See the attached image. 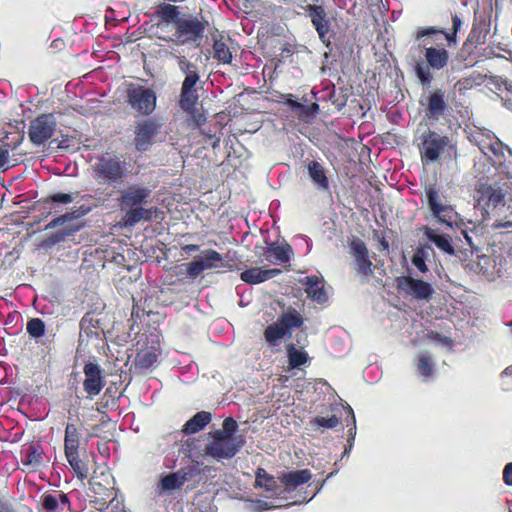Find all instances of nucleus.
Here are the masks:
<instances>
[{"label":"nucleus","instance_id":"obj_53","mask_svg":"<svg viewBox=\"0 0 512 512\" xmlns=\"http://www.w3.org/2000/svg\"><path fill=\"white\" fill-rule=\"evenodd\" d=\"M79 227L69 229V230H63L59 231L55 234V240L54 242L63 241L66 239V237L71 236L74 232L78 231Z\"/></svg>","mask_w":512,"mask_h":512},{"label":"nucleus","instance_id":"obj_3","mask_svg":"<svg viewBox=\"0 0 512 512\" xmlns=\"http://www.w3.org/2000/svg\"><path fill=\"white\" fill-rule=\"evenodd\" d=\"M93 179L101 185L116 187L124 183L128 171L122 156L104 152L91 165Z\"/></svg>","mask_w":512,"mask_h":512},{"label":"nucleus","instance_id":"obj_41","mask_svg":"<svg viewBox=\"0 0 512 512\" xmlns=\"http://www.w3.org/2000/svg\"><path fill=\"white\" fill-rule=\"evenodd\" d=\"M45 323L40 318H31L26 325L27 333L33 338H40L45 334Z\"/></svg>","mask_w":512,"mask_h":512},{"label":"nucleus","instance_id":"obj_25","mask_svg":"<svg viewBox=\"0 0 512 512\" xmlns=\"http://www.w3.org/2000/svg\"><path fill=\"white\" fill-rule=\"evenodd\" d=\"M43 461V449L40 445L31 444L22 451L21 462L24 466L36 470Z\"/></svg>","mask_w":512,"mask_h":512},{"label":"nucleus","instance_id":"obj_14","mask_svg":"<svg viewBox=\"0 0 512 512\" xmlns=\"http://www.w3.org/2000/svg\"><path fill=\"white\" fill-rule=\"evenodd\" d=\"M85 379L83 389L90 398L97 396L105 386V380L102 375L101 367L91 361H87L83 367Z\"/></svg>","mask_w":512,"mask_h":512},{"label":"nucleus","instance_id":"obj_15","mask_svg":"<svg viewBox=\"0 0 512 512\" xmlns=\"http://www.w3.org/2000/svg\"><path fill=\"white\" fill-rule=\"evenodd\" d=\"M200 83V71L193 75L184 77L181 85L179 105L183 111H193L197 104L199 96L197 94V84Z\"/></svg>","mask_w":512,"mask_h":512},{"label":"nucleus","instance_id":"obj_44","mask_svg":"<svg viewBox=\"0 0 512 512\" xmlns=\"http://www.w3.org/2000/svg\"><path fill=\"white\" fill-rule=\"evenodd\" d=\"M340 423L339 418L336 415H332L329 418H325L322 416H317L311 420L310 424L314 429H319V427H323L326 429H333Z\"/></svg>","mask_w":512,"mask_h":512},{"label":"nucleus","instance_id":"obj_60","mask_svg":"<svg viewBox=\"0 0 512 512\" xmlns=\"http://www.w3.org/2000/svg\"><path fill=\"white\" fill-rule=\"evenodd\" d=\"M494 228H496V229H509V228H512V221H497L494 224Z\"/></svg>","mask_w":512,"mask_h":512},{"label":"nucleus","instance_id":"obj_31","mask_svg":"<svg viewBox=\"0 0 512 512\" xmlns=\"http://www.w3.org/2000/svg\"><path fill=\"white\" fill-rule=\"evenodd\" d=\"M311 477L310 470L302 469L283 474L280 481L288 488H296L307 483Z\"/></svg>","mask_w":512,"mask_h":512},{"label":"nucleus","instance_id":"obj_6","mask_svg":"<svg viewBox=\"0 0 512 512\" xmlns=\"http://www.w3.org/2000/svg\"><path fill=\"white\" fill-rule=\"evenodd\" d=\"M418 149L422 163L430 164L438 161L446 150H455L456 145L448 135L428 128L419 136Z\"/></svg>","mask_w":512,"mask_h":512},{"label":"nucleus","instance_id":"obj_17","mask_svg":"<svg viewBox=\"0 0 512 512\" xmlns=\"http://www.w3.org/2000/svg\"><path fill=\"white\" fill-rule=\"evenodd\" d=\"M202 257L187 263L190 279H196L204 270L218 267V263L223 260L222 255L213 249L202 251Z\"/></svg>","mask_w":512,"mask_h":512},{"label":"nucleus","instance_id":"obj_38","mask_svg":"<svg viewBox=\"0 0 512 512\" xmlns=\"http://www.w3.org/2000/svg\"><path fill=\"white\" fill-rule=\"evenodd\" d=\"M431 249L429 246L427 247H418L413 256H412V263L413 265L422 273H425L428 271V267L426 265V259L428 257V250Z\"/></svg>","mask_w":512,"mask_h":512},{"label":"nucleus","instance_id":"obj_51","mask_svg":"<svg viewBox=\"0 0 512 512\" xmlns=\"http://www.w3.org/2000/svg\"><path fill=\"white\" fill-rule=\"evenodd\" d=\"M188 268H187V263H184L180 266H176L174 268V275L177 276L179 278V280L183 281L187 278L190 279V275L188 274Z\"/></svg>","mask_w":512,"mask_h":512},{"label":"nucleus","instance_id":"obj_56","mask_svg":"<svg viewBox=\"0 0 512 512\" xmlns=\"http://www.w3.org/2000/svg\"><path fill=\"white\" fill-rule=\"evenodd\" d=\"M58 501H59V510L60 512L65 508V507H70V500L68 498V496L63 493V492H59L58 494Z\"/></svg>","mask_w":512,"mask_h":512},{"label":"nucleus","instance_id":"obj_36","mask_svg":"<svg viewBox=\"0 0 512 512\" xmlns=\"http://www.w3.org/2000/svg\"><path fill=\"white\" fill-rule=\"evenodd\" d=\"M416 369L421 376L425 377V379L433 375L435 363L428 352L419 353L416 361Z\"/></svg>","mask_w":512,"mask_h":512},{"label":"nucleus","instance_id":"obj_34","mask_svg":"<svg viewBox=\"0 0 512 512\" xmlns=\"http://www.w3.org/2000/svg\"><path fill=\"white\" fill-rule=\"evenodd\" d=\"M158 359V353L154 347L143 348L139 350L134 359V365L136 369L147 370L149 369Z\"/></svg>","mask_w":512,"mask_h":512},{"label":"nucleus","instance_id":"obj_54","mask_svg":"<svg viewBox=\"0 0 512 512\" xmlns=\"http://www.w3.org/2000/svg\"><path fill=\"white\" fill-rule=\"evenodd\" d=\"M503 480L505 484L512 486V462L508 463L503 470Z\"/></svg>","mask_w":512,"mask_h":512},{"label":"nucleus","instance_id":"obj_35","mask_svg":"<svg viewBox=\"0 0 512 512\" xmlns=\"http://www.w3.org/2000/svg\"><path fill=\"white\" fill-rule=\"evenodd\" d=\"M65 457L78 479L84 480L88 477V465L79 458V451L65 452Z\"/></svg>","mask_w":512,"mask_h":512},{"label":"nucleus","instance_id":"obj_19","mask_svg":"<svg viewBox=\"0 0 512 512\" xmlns=\"http://www.w3.org/2000/svg\"><path fill=\"white\" fill-rule=\"evenodd\" d=\"M281 273L280 269H263L261 267H252L244 270L240 274V279L251 285L260 284L265 282Z\"/></svg>","mask_w":512,"mask_h":512},{"label":"nucleus","instance_id":"obj_29","mask_svg":"<svg viewBox=\"0 0 512 512\" xmlns=\"http://www.w3.org/2000/svg\"><path fill=\"white\" fill-rule=\"evenodd\" d=\"M285 348L289 368L296 369L308 362L309 355L303 348H297L294 343H288Z\"/></svg>","mask_w":512,"mask_h":512},{"label":"nucleus","instance_id":"obj_50","mask_svg":"<svg viewBox=\"0 0 512 512\" xmlns=\"http://www.w3.org/2000/svg\"><path fill=\"white\" fill-rule=\"evenodd\" d=\"M282 97L284 99L282 102L288 105L292 111L297 110V108H302V103L294 100L292 94H283Z\"/></svg>","mask_w":512,"mask_h":512},{"label":"nucleus","instance_id":"obj_48","mask_svg":"<svg viewBox=\"0 0 512 512\" xmlns=\"http://www.w3.org/2000/svg\"><path fill=\"white\" fill-rule=\"evenodd\" d=\"M373 237L378 240L381 250H389V242L384 236V232L380 230H373Z\"/></svg>","mask_w":512,"mask_h":512},{"label":"nucleus","instance_id":"obj_11","mask_svg":"<svg viewBox=\"0 0 512 512\" xmlns=\"http://www.w3.org/2000/svg\"><path fill=\"white\" fill-rule=\"evenodd\" d=\"M305 10L319 36V39L326 47H329L331 44V38L334 37V33L331 31V19L325 8L322 5L308 4L305 7Z\"/></svg>","mask_w":512,"mask_h":512},{"label":"nucleus","instance_id":"obj_40","mask_svg":"<svg viewBox=\"0 0 512 512\" xmlns=\"http://www.w3.org/2000/svg\"><path fill=\"white\" fill-rule=\"evenodd\" d=\"M178 474L182 484L194 480L196 477H199L202 474L201 469L199 468V463H195L192 465H188L182 467L178 470Z\"/></svg>","mask_w":512,"mask_h":512},{"label":"nucleus","instance_id":"obj_28","mask_svg":"<svg viewBox=\"0 0 512 512\" xmlns=\"http://www.w3.org/2000/svg\"><path fill=\"white\" fill-rule=\"evenodd\" d=\"M80 330L88 338L98 337L101 330V320L94 313L87 312L80 321Z\"/></svg>","mask_w":512,"mask_h":512},{"label":"nucleus","instance_id":"obj_39","mask_svg":"<svg viewBox=\"0 0 512 512\" xmlns=\"http://www.w3.org/2000/svg\"><path fill=\"white\" fill-rule=\"evenodd\" d=\"M176 60L179 70L186 76L193 75L194 72H199V67L196 63L191 62L183 55H172Z\"/></svg>","mask_w":512,"mask_h":512},{"label":"nucleus","instance_id":"obj_26","mask_svg":"<svg viewBox=\"0 0 512 512\" xmlns=\"http://www.w3.org/2000/svg\"><path fill=\"white\" fill-rule=\"evenodd\" d=\"M217 34H213V56L216 60L230 64L232 61V52L224 41V36L216 30Z\"/></svg>","mask_w":512,"mask_h":512},{"label":"nucleus","instance_id":"obj_52","mask_svg":"<svg viewBox=\"0 0 512 512\" xmlns=\"http://www.w3.org/2000/svg\"><path fill=\"white\" fill-rule=\"evenodd\" d=\"M188 114H190L193 118V120L195 121V123L198 125V126H201L202 124H204V122L206 121V117L203 113H201L197 108H196V105H194V110L193 111H186Z\"/></svg>","mask_w":512,"mask_h":512},{"label":"nucleus","instance_id":"obj_22","mask_svg":"<svg viewBox=\"0 0 512 512\" xmlns=\"http://www.w3.org/2000/svg\"><path fill=\"white\" fill-rule=\"evenodd\" d=\"M305 292L307 297L313 301L322 304L327 300V294L324 290L320 278L316 275L307 276L304 280Z\"/></svg>","mask_w":512,"mask_h":512},{"label":"nucleus","instance_id":"obj_45","mask_svg":"<svg viewBox=\"0 0 512 512\" xmlns=\"http://www.w3.org/2000/svg\"><path fill=\"white\" fill-rule=\"evenodd\" d=\"M41 498L42 507L46 512H60L59 501L56 495L44 493Z\"/></svg>","mask_w":512,"mask_h":512},{"label":"nucleus","instance_id":"obj_63","mask_svg":"<svg viewBox=\"0 0 512 512\" xmlns=\"http://www.w3.org/2000/svg\"><path fill=\"white\" fill-rule=\"evenodd\" d=\"M107 507H108V504H107V502H106V501H104V502L101 504V506H99L97 509H98V510H103V509H105V508H107Z\"/></svg>","mask_w":512,"mask_h":512},{"label":"nucleus","instance_id":"obj_55","mask_svg":"<svg viewBox=\"0 0 512 512\" xmlns=\"http://www.w3.org/2000/svg\"><path fill=\"white\" fill-rule=\"evenodd\" d=\"M9 158V149L7 146L0 147V169L5 168Z\"/></svg>","mask_w":512,"mask_h":512},{"label":"nucleus","instance_id":"obj_21","mask_svg":"<svg viewBox=\"0 0 512 512\" xmlns=\"http://www.w3.org/2000/svg\"><path fill=\"white\" fill-rule=\"evenodd\" d=\"M291 254L292 247L288 243L282 245L271 243L264 252L266 260L277 265L287 263L290 260Z\"/></svg>","mask_w":512,"mask_h":512},{"label":"nucleus","instance_id":"obj_62","mask_svg":"<svg viewBox=\"0 0 512 512\" xmlns=\"http://www.w3.org/2000/svg\"><path fill=\"white\" fill-rule=\"evenodd\" d=\"M0 512H13L10 505L0 498Z\"/></svg>","mask_w":512,"mask_h":512},{"label":"nucleus","instance_id":"obj_10","mask_svg":"<svg viewBox=\"0 0 512 512\" xmlns=\"http://www.w3.org/2000/svg\"><path fill=\"white\" fill-rule=\"evenodd\" d=\"M57 123L53 114H40L30 121L28 136L34 145H42L48 141L56 131Z\"/></svg>","mask_w":512,"mask_h":512},{"label":"nucleus","instance_id":"obj_47","mask_svg":"<svg viewBox=\"0 0 512 512\" xmlns=\"http://www.w3.org/2000/svg\"><path fill=\"white\" fill-rule=\"evenodd\" d=\"M78 215H76V212H67L63 215H60L58 217H56L55 219H53L47 227L49 228H54V227H57V226H60V225H63L65 224L66 222L68 221H71L75 218H77Z\"/></svg>","mask_w":512,"mask_h":512},{"label":"nucleus","instance_id":"obj_59","mask_svg":"<svg viewBox=\"0 0 512 512\" xmlns=\"http://www.w3.org/2000/svg\"><path fill=\"white\" fill-rule=\"evenodd\" d=\"M144 309H141L138 304H134L131 311V316L136 319H141L144 315Z\"/></svg>","mask_w":512,"mask_h":512},{"label":"nucleus","instance_id":"obj_5","mask_svg":"<svg viewBox=\"0 0 512 512\" xmlns=\"http://www.w3.org/2000/svg\"><path fill=\"white\" fill-rule=\"evenodd\" d=\"M208 27L209 21L202 14L195 16L183 14L181 20L174 27V33L170 40L176 45L199 47Z\"/></svg>","mask_w":512,"mask_h":512},{"label":"nucleus","instance_id":"obj_20","mask_svg":"<svg viewBox=\"0 0 512 512\" xmlns=\"http://www.w3.org/2000/svg\"><path fill=\"white\" fill-rule=\"evenodd\" d=\"M309 177L316 188L320 191L330 192V183L324 166L316 160L307 164Z\"/></svg>","mask_w":512,"mask_h":512},{"label":"nucleus","instance_id":"obj_43","mask_svg":"<svg viewBox=\"0 0 512 512\" xmlns=\"http://www.w3.org/2000/svg\"><path fill=\"white\" fill-rule=\"evenodd\" d=\"M294 112L300 120L309 122L319 112V105L317 103H312L310 105L302 104V108H297Z\"/></svg>","mask_w":512,"mask_h":512},{"label":"nucleus","instance_id":"obj_64","mask_svg":"<svg viewBox=\"0 0 512 512\" xmlns=\"http://www.w3.org/2000/svg\"><path fill=\"white\" fill-rule=\"evenodd\" d=\"M106 491H107L106 496H107L108 498H109L110 496H112V495H113L112 490H108V489H107Z\"/></svg>","mask_w":512,"mask_h":512},{"label":"nucleus","instance_id":"obj_57","mask_svg":"<svg viewBox=\"0 0 512 512\" xmlns=\"http://www.w3.org/2000/svg\"><path fill=\"white\" fill-rule=\"evenodd\" d=\"M427 337L430 340L442 342V343H447L449 340L447 337H443L440 333H438L436 331H429L427 334Z\"/></svg>","mask_w":512,"mask_h":512},{"label":"nucleus","instance_id":"obj_27","mask_svg":"<svg viewBox=\"0 0 512 512\" xmlns=\"http://www.w3.org/2000/svg\"><path fill=\"white\" fill-rule=\"evenodd\" d=\"M504 199L505 194L500 187L488 185L481 190L480 201H484L488 208H496L504 203Z\"/></svg>","mask_w":512,"mask_h":512},{"label":"nucleus","instance_id":"obj_12","mask_svg":"<svg viewBox=\"0 0 512 512\" xmlns=\"http://www.w3.org/2000/svg\"><path fill=\"white\" fill-rule=\"evenodd\" d=\"M161 124L155 119H143L136 123L134 129L133 145L139 152H145L150 149L154 138L160 133Z\"/></svg>","mask_w":512,"mask_h":512},{"label":"nucleus","instance_id":"obj_24","mask_svg":"<svg viewBox=\"0 0 512 512\" xmlns=\"http://www.w3.org/2000/svg\"><path fill=\"white\" fill-rule=\"evenodd\" d=\"M212 420V414L208 411L197 412L183 426L182 432L185 435L195 434L201 431Z\"/></svg>","mask_w":512,"mask_h":512},{"label":"nucleus","instance_id":"obj_58","mask_svg":"<svg viewBox=\"0 0 512 512\" xmlns=\"http://www.w3.org/2000/svg\"><path fill=\"white\" fill-rule=\"evenodd\" d=\"M348 412L351 415V420H352V424H353V427H351L349 429V433H350L349 442H350V441L354 440V435L356 433V419H355V415H354V412L351 407H348Z\"/></svg>","mask_w":512,"mask_h":512},{"label":"nucleus","instance_id":"obj_13","mask_svg":"<svg viewBox=\"0 0 512 512\" xmlns=\"http://www.w3.org/2000/svg\"><path fill=\"white\" fill-rule=\"evenodd\" d=\"M396 287L399 291L417 300H429L434 293V289L430 283L421 279H415L411 276L397 277Z\"/></svg>","mask_w":512,"mask_h":512},{"label":"nucleus","instance_id":"obj_32","mask_svg":"<svg viewBox=\"0 0 512 512\" xmlns=\"http://www.w3.org/2000/svg\"><path fill=\"white\" fill-rule=\"evenodd\" d=\"M152 217V212L143 207L129 208L122 217V223L125 227H133L141 220L149 221Z\"/></svg>","mask_w":512,"mask_h":512},{"label":"nucleus","instance_id":"obj_30","mask_svg":"<svg viewBox=\"0 0 512 512\" xmlns=\"http://www.w3.org/2000/svg\"><path fill=\"white\" fill-rule=\"evenodd\" d=\"M80 438L81 429L73 423H67L64 435V453L79 451Z\"/></svg>","mask_w":512,"mask_h":512},{"label":"nucleus","instance_id":"obj_9","mask_svg":"<svg viewBox=\"0 0 512 512\" xmlns=\"http://www.w3.org/2000/svg\"><path fill=\"white\" fill-rule=\"evenodd\" d=\"M349 247L350 253L355 259L354 269L356 274L361 277V283H368L370 278L374 276L375 266L369 257L367 245L362 239L354 237Z\"/></svg>","mask_w":512,"mask_h":512},{"label":"nucleus","instance_id":"obj_8","mask_svg":"<svg viewBox=\"0 0 512 512\" xmlns=\"http://www.w3.org/2000/svg\"><path fill=\"white\" fill-rule=\"evenodd\" d=\"M125 102L136 113L148 116L156 108L157 96L152 88L130 82L126 83Z\"/></svg>","mask_w":512,"mask_h":512},{"label":"nucleus","instance_id":"obj_61","mask_svg":"<svg viewBox=\"0 0 512 512\" xmlns=\"http://www.w3.org/2000/svg\"><path fill=\"white\" fill-rule=\"evenodd\" d=\"M182 251H184L185 253H192V252H196L199 250V245H196V244H187V245H184L181 247Z\"/></svg>","mask_w":512,"mask_h":512},{"label":"nucleus","instance_id":"obj_37","mask_svg":"<svg viewBox=\"0 0 512 512\" xmlns=\"http://www.w3.org/2000/svg\"><path fill=\"white\" fill-rule=\"evenodd\" d=\"M255 486L264 488L269 492H274L277 488V482L274 476L268 474L265 469L258 468L256 471Z\"/></svg>","mask_w":512,"mask_h":512},{"label":"nucleus","instance_id":"obj_49","mask_svg":"<svg viewBox=\"0 0 512 512\" xmlns=\"http://www.w3.org/2000/svg\"><path fill=\"white\" fill-rule=\"evenodd\" d=\"M480 26L476 23L472 25L471 31L468 35L467 42L470 43H482L480 40V32H479Z\"/></svg>","mask_w":512,"mask_h":512},{"label":"nucleus","instance_id":"obj_33","mask_svg":"<svg viewBox=\"0 0 512 512\" xmlns=\"http://www.w3.org/2000/svg\"><path fill=\"white\" fill-rule=\"evenodd\" d=\"M425 235L441 251H443L449 255L455 254V250H454V247L452 245L451 238L449 235L438 234V233H436V231H434L433 229L428 228V227L425 229Z\"/></svg>","mask_w":512,"mask_h":512},{"label":"nucleus","instance_id":"obj_1","mask_svg":"<svg viewBox=\"0 0 512 512\" xmlns=\"http://www.w3.org/2000/svg\"><path fill=\"white\" fill-rule=\"evenodd\" d=\"M452 27L449 30L438 26H420L413 33L415 42L419 43L424 58L419 57L415 61L414 72L423 86H429L433 80L431 70L440 71L447 67L450 53L444 45L437 42L442 35L448 47H456L457 33L461 30L463 21L457 14H451Z\"/></svg>","mask_w":512,"mask_h":512},{"label":"nucleus","instance_id":"obj_18","mask_svg":"<svg viewBox=\"0 0 512 512\" xmlns=\"http://www.w3.org/2000/svg\"><path fill=\"white\" fill-rule=\"evenodd\" d=\"M151 191L147 187H140L131 185L128 189L121 191L119 203L122 209L142 207L141 205L147 202Z\"/></svg>","mask_w":512,"mask_h":512},{"label":"nucleus","instance_id":"obj_23","mask_svg":"<svg viewBox=\"0 0 512 512\" xmlns=\"http://www.w3.org/2000/svg\"><path fill=\"white\" fill-rule=\"evenodd\" d=\"M182 15L178 6L169 3H160L154 13L155 18L159 22L172 23L174 27L181 20Z\"/></svg>","mask_w":512,"mask_h":512},{"label":"nucleus","instance_id":"obj_42","mask_svg":"<svg viewBox=\"0 0 512 512\" xmlns=\"http://www.w3.org/2000/svg\"><path fill=\"white\" fill-rule=\"evenodd\" d=\"M179 475L180 474H178V471H176L163 477L160 481L162 489L171 491L181 488L183 484Z\"/></svg>","mask_w":512,"mask_h":512},{"label":"nucleus","instance_id":"obj_16","mask_svg":"<svg viewBox=\"0 0 512 512\" xmlns=\"http://www.w3.org/2000/svg\"><path fill=\"white\" fill-rule=\"evenodd\" d=\"M425 106V117L434 122L439 121L449 110L445 91L440 88L430 91L426 98Z\"/></svg>","mask_w":512,"mask_h":512},{"label":"nucleus","instance_id":"obj_2","mask_svg":"<svg viewBox=\"0 0 512 512\" xmlns=\"http://www.w3.org/2000/svg\"><path fill=\"white\" fill-rule=\"evenodd\" d=\"M238 423L233 417H227L222 423V429L209 432L210 439L205 445V455L216 461L232 459L245 446L243 435H235Z\"/></svg>","mask_w":512,"mask_h":512},{"label":"nucleus","instance_id":"obj_4","mask_svg":"<svg viewBox=\"0 0 512 512\" xmlns=\"http://www.w3.org/2000/svg\"><path fill=\"white\" fill-rule=\"evenodd\" d=\"M304 324V317L292 306L284 310L275 322L269 324L264 332V339L269 347L279 346L283 339L290 338L294 329Z\"/></svg>","mask_w":512,"mask_h":512},{"label":"nucleus","instance_id":"obj_46","mask_svg":"<svg viewBox=\"0 0 512 512\" xmlns=\"http://www.w3.org/2000/svg\"><path fill=\"white\" fill-rule=\"evenodd\" d=\"M73 201V197L69 193H55L47 196L44 200L45 203H62L68 204Z\"/></svg>","mask_w":512,"mask_h":512},{"label":"nucleus","instance_id":"obj_7","mask_svg":"<svg viewBox=\"0 0 512 512\" xmlns=\"http://www.w3.org/2000/svg\"><path fill=\"white\" fill-rule=\"evenodd\" d=\"M424 191L429 210L437 222L450 228L453 224H456L459 215L453 205L447 204L443 201V196L441 195L440 189L437 185L435 183L425 185Z\"/></svg>","mask_w":512,"mask_h":512}]
</instances>
